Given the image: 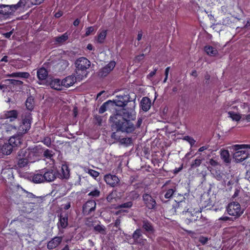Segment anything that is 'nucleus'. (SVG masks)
<instances>
[{"mask_svg":"<svg viewBox=\"0 0 250 250\" xmlns=\"http://www.w3.org/2000/svg\"><path fill=\"white\" fill-rule=\"evenodd\" d=\"M186 202L181 201L178 202L176 206L174 207V211H182L184 218L187 224H189L194 222H197L199 226L203 225V224L206 222V218L203 217L201 214V210L200 209L188 208L187 210H183L182 207L185 206Z\"/></svg>","mask_w":250,"mask_h":250,"instance_id":"f257e3e1","label":"nucleus"},{"mask_svg":"<svg viewBox=\"0 0 250 250\" xmlns=\"http://www.w3.org/2000/svg\"><path fill=\"white\" fill-rule=\"evenodd\" d=\"M110 120L115 125L117 131L130 133L136 129L135 125L130 121L124 120L122 115L119 114L111 116Z\"/></svg>","mask_w":250,"mask_h":250,"instance_id":"f03ea898","label":"nucleus"},{"mask_svg":"<svg viewBox=\"0 0 250 250\" xmlns=\"http://www.w3.org/2000/svg\"><path fill=\"white\" fill-rule=\"evenodd\" d=\"M90 62L85 57H81L75 62V73L78 81H81L87 75L86 70L90 66Z\"/></svg>","mask_w":250,"mask_h":250,"instance_id":"7ed1b4c3","label":"nucleus"},{"mask_svg":"<svg viewBox=\"0 0 250 250\" xmlns=\"http://www.w3.org/2000/svg\"><path fill=\"white\" fill-rule=\"evenodd\" d=\"M232 147L234 150L236 151L233 154V159L237 163L242 162L249 157L248 152L242 149L250 148V145H236Z\"/></svg>","mask_w":250,"mask_h":250,"instance_id":"20e7f679","label":"nucleus"},{"mask_svg":"<svg viewBox=\"0 0 250 250\" xmlns=\"http://www.w3.org/2000/svg\"><path fill=\"white\" fill-rule=\"evenodd\" d=\"M41 149L38 147H34L31 150L21 149L18 153L17 159H23L27 160L38 159L39 153H41Z\"/></svg>","mask_w":250,"mask_h":250,"instance_id":"39448f33","label":"nucleus"},{"mask_svg":"<svg viewBox=\"0 0 250 250\" xmlns=\"http://www.w3.org/2000/svg\"><path fill=\"white\" fill-rule=\"evenodd\" d=\"M228 213L235 218L240 217L244 212V210L241 208V206L238 203L232 202L229 204L227 208Z\"/></svg>","mask_w":250,"mask_h":250,"instance_id":"423d86ee","label":"nucleus"},{"mask_svg":"<svg viewBox=\"0 0 250 250\" xmlns=\"http://www.w3.org/2000/svg\"><path fill=\"white\" fill-rule=\"evenodd\" d=\"M31 117L28 114L26 117L22 120L21 124L18 127L17 131L19 134H23L25 133L31 127Z\"/></svg>","mask_w":250,"mask_h":250,"instance_id":"0eeeda50","label":"nucleus"},{"mask_svg":"<svg viewBox=\"0 0 250 250\" xmlns=\"http://www.w3.org/2000/svg\"><path fill=\"white\" fill-rule=\"evenodd\" d=\"M143 199L146 206L148 209H154L156 208L157 203L155 199L148 193H144L143 195Z\"/></svg>","mask_w":250,"mask_h":250,"instance_id":"6e6552de","label":"nucleus"},{"mask_svg":"<svg viewBox=\"0 0 250 250\" xmlns=\"http://www.w3.org/2000/svg\"><path fill=\"white\" fill-rule=\"evenodd\" d=\"M134 103H133L132 105V108H131L130 109H123L122 117L124 120L130 121V120H134L135 119V112L134 110Z\"/></svg>","mask_w":250,"mask_h":250,"instance_id":"1a4fd4ad","label":"nucleus"},{"mask_svg":"<svg viewBox=\"0 0 250 250\" xmlns=\"http://www.w3.org/2000/svg\"><path fill=\"white\" fill-rule=\"evenodd\" d=\"M115 65V62H110L104 67L100 70L99 75L101 77H104L106 76L113 69Z\"/></svg>","mask_w":250,"mask_h":250,"instance_id":"9d476101","label":"nucleus"},{"mask_svg":"<svg viewBox=\"0 0 250 250\" xmlns=\"http://www.w3.org/2000/svg\"><path fill=\"white\" fill-rule=\"evenodd\" d=\"M104 180L107 185L112 187L116 186L119 183L120 180L114 175L106 174L104 177Z\"/></svg>","mask_w":250,"mask_h":250,"instance_id":"9b49d317","label":"nucleus"},{"mask_svg":"<svg viewBox=\"0 0 250 250\" xmlns=\"http://www.w3.org/2000/svg\"><path fill=\"white\" fill-rule=\"evenodd\" d=\"M77 80H78L77 75H76V76L70 75L66 77L61 81V84L65 87H69L73 85L76 82Z\"/></svg>","mask_w":250,"mask_h":250,"instance_id":"f8f14e48","label":"nucleus"},{"mask_svg":"<svg viewBox=\"0 0 250 250\" xmlns=\"http://www.w3.org/2000/svg\"><path fill=\"white\" fill-rule=\"evenodd\" d=\"M22 135L18 133L17 135L12 136L8 140V142L11 144L14 148L19 146L21 144L22 142Z\"/></svg>","mask_w":250,"mask_h":250,"instance_id":"ddd939ff","label":"nucleus"},{"mask_svg":"<svg viewBox=\"0 0 250 250\" xmlns=\"http://www.w3.org/2000/svg\"><path fill=\"white\" fill-rule=\"evenodd\" d=\"M16 10L14 5H0V14L3 15H11Z\"/></svg>","mask_w":250,"mask_h":250,"instance_id":"4468645a","label":"nucleus"},{"mask_svg":"<svg viewBox=\"0 0 250 250\" xmlns=\"http://www.w3.org/2000/svg\"><path fill=\"white\" fill-rule=\"evenodd\" d=\"M68 215L66 213H61L59 216V221L58 223L59 229H65L68 226Z\"/></svg>","mask_w":250,"mask_h":250,"instance_id":"2eb2a0df","label":"nucleus"},{"mask_svg":"<svg viewBox=\"0 0 250 250\" xmlns=\"http://www.w3.org/2000/svg\"><path fill=\"white\" fill-rule=\"evenodd\" d=\"M57 175L56 171L52 169L45 172L43 174L44 182H50L53 181L56 178Z\"/></svg>","mask_w":250,"mask_h":250,"instance_id":"dca6fc26","label":"nucleus"},{"mask_svg":"<svg viewBox=\"0 0 250 250\" xmlns=\"http://www.w3.org/2000/svg\"><path fill=\"white\" fill-rule=\"evenodd\" d=\"M125 98V99L123 96H121L119 97L117 99L112 101V102L113 103L112 104V106L113 107L115 105L120 107L125 106L128 101V98L127 96H126Z\"/></svg>","mask_w":250,"mask_h":250,"instance_id":"f3484780","label":"nucleus"},{"mask_svg":"<svg viewBox=\"0 0 250 250\" xmlns=\"http://www.w3.org/2000/svg\"><path fill=\"white\" fill-rule=\"evenodd\" d=\"M142 236V231L140 229H136L133 233L132 238L134 240L135 244H140L144 245L145 240L141 237Z\"/></svg>","mask_w":250,"mask_h":250,"instance_id":"a211bd4d","label":"nucleus"},{"mask_svg":"<svg viewBox=\"0 0 250 250\" xmlns=\"http://www.w3.org/2000/svg\"><path fill=\"white\" fill-rule=\"evenodd\" d=\"M96 202L93 200H90L87 201L83 206V210L84 211L88 212L90 213L95 209Z\"/></svg>","mask_w":250,"mask_h":250,"instance_id":"6ab92c4d","label":"nucleus"},{"mask_svg":"<svg viewBox=\"0 0 250 250\" xmlns=\"http://www.w3.org/2000/svg\"><path fill=\"white\" fill-rule=\"evenodd\" d=\"M62 241V237H55L48 243L47 248L49 250H52L56 248L61 243Z\"/></svg>","mask_w":250,"mask_h":250,"instance_id":"aec40b11","label":"nucleus"},{"mask_svg":"<svg viewBox=\"0 0 250 250\" xmlns=\"http://www.w3.org/2000/svg\"><path fill=\"white\" fill-rule=\"evenodd\" d=\"M14 148L8 141L5 143L1 147V152L3 154L9 155L13 151Z\"/></svg>","mask_w":250,"mask_h":250,"instance_id":"412c9836","label":"nucleus"},{"mask_svg":"<svg viewBox=\"0 0 250 250\" xmlns=\"http://www.w3.org/2000/svg\"><path fill=\"white\" fill-rule=\"evenodd\" d=\"M151 102L150 100L147 97H144L141 101V106L144 111H148L151 106Z\"/></svg>","mask_w":250,"mask_h":250,"instance_id":"4be33fe9","label":"nucleus"},{"mask_svg":"<svg viewBox=\"0 0 250 250\" xmlns=\"http://www.w3.org/2000/svg\"><path fill=\"white\" fill-rule=\"evenodd\" d=\"M4 117L6 119H9L10 121H13L18 117V112L16 110L7 111L5 112Z\"/></svg>","mask_w":250,"mask_h":250,"instance_id":"5701e85b","label":"nucleus"},{"mask_svg":"<svg viewBox=\"0 0 250 250\" xmlns=\"http://www.w3.org/2000/svg\"><path fill=\"white\" fill-rule=\"evenodd\" d=\"M221 159L227 164H229L231 161L229 153L228 150H221L220 152Z\"/></svg>","mask_w":250,"mask_h":250,"instance_id":"b1692460","label":"nucleus"},{"mask_svg":"<svg viewBox=\"0 0 250 250\" xmlns=\"http://www.w3.org/2000/svg\"><path fill=\"white\" fill-rule=\"evenodd\" d=\"M9 77L13 78H28L30 76V74L28 72H18L12 73L8 75Z\"/></svg>","mask_w":250,"mask_h":250,"instance_id":"393cba45","label":"nucleus"},{"mask_svg":"<svg viewBox=\"0 0 250 250\" xmlns=\"http://www.w3.org/2000/svg\"><path fill=\"white\" fill-rule=\"evenodd\" d=\"M111 100H108L104 103L100 107L99 112L100 114L104 113L107 109L112 107V104H113Z\"/></svg>","mask_w":250,"mask_h":250,"instance_id":"a878e982","label":"nucleus"},{"mask_svg":"<svg viewBox=\"0 0 250 250\" xmlns=\"http://www.w3.org/2000/svg\"><path fill=\"white\" fill-rule=\"evenodd\" d=\"M17 159V165L20 168H23L27 166L30 163H33L35 161V160H29L23 159Z\"/></svg>","mask_w":250,"mask_h":250,"instance_id":"bb28decb","label":"nucleus"},{"mask_svg":"<svg viewBox=\"0 0 250 250\" xmlns=\"http://www.w3.org/2000/svg\"><path fill=\"white\" fill-rule=\"evenodd\" d=\"M39 204H40L38 202H37L36 203L30 202L26 203L24 207V208H25V211L27 212H31L33 210V209H34V208H38Z\"/></svg>","mask_w":250,"mask_h":250,"instance_id":"cd10ccee","label":"nucleus"},{"mask_svg":"<svg viewBox=\"0 0 250 250\" xmlns=\"http://www.w3.org/2000/svg\"><path fill=\"white\" fill-rule=\"evenodd\" d=\"M50 86L54 88V89H56L58 90H61V87L62 86L61 84V81L60 80L58 79H55L51 81L50 82Z\"/></svg>","mask_w":250,"mask_h":250,"instance_id":"c85d7f7f","label":"nucleus"},{"mask_svg":"<svg viewBox=\"0 0 250 250\" xmlns=\"http://www.w3.org/2000/svg\"><path fill=\"white\" fill-rule=\"evenodd\" d=\"M48 75L47 70L44 68H41L37 71V76L39 80H45Z\"/></svg>","mask_w":250,"mask_h":250,"instance_id":"c756f323","label":"nucleus"},{"mask_svg":"<svg viewBox=\"0 0 250 250\" xmlns=\"http://www.w3.org/2000/svg\"><path fill=\"white\" fill-rule=\"evenodd\" d=\"M43 174L40 173L35 174L32 177V181L35 183L44 182Z\"/></svg>","mask_w":250,"mask_h":250,"instance_id":"7c9ffc66","label":"nucleus"},{"mask_svg":"<svg viewBox=\"0 0 250 250\" xmlns=\"http://www.w3.org/2000/svg\"><path fill=\"white\" fill-rule=\"evenodd\" d=\"M61 171V176L62 178L67 179L69 177V170L66 165L62 166Z\"/></svg>","mask_w":250,"mask_h":250,"instance_id":"2f4dec72","label":"nucleus"},{"mask_svg":"<svg viewBox=\"0 0 250 250\" xmlns=\"http://www.w3.org/2000/svg\"><path fill=\"white\" fill-rule=\"evenodd\" d=\"M205 50L209 56H214L218 53L217 50L210 46H207L205 47Z\"/></svg>","mask_w":250,"mask_h":250,"instance_id":"473e14b6","label":"nucleus"},{"mask_svg":"<svg viewBox=\"0 0 250 250\" xmlns=\"http://www.w3.org/2000/svg\"><path fill=\"white\" fill-rule=\"evenodd\" d=\"M22 190L26 194V197L29 198L31 199H36V201L38 202L39 204L41 203L42 202V199L41 197H38L36 196L34 194H33L31 192H29L26 190L24 189L23 188H21Z\"/></svg>","mask_w":250,"mask_h":250,"instance_id":"72a5a7b5","label":"nucleus"},{"mask_svg":"<svg viewBox=\"0 0 250 250\" xmlns=\"http://www.w3.org/2000/svg\"><path fill=\"white\" fill-rule=\"evenodd\" d=\"M213 177L218 181H225L226 175L220 170H215L212 173Z\"/></svg>","mask_w":250,"mask_h":250,"instance_id":"f704fd0d","label":"nucleus"},{"mask_svg":"<svg viewBox=\"0 0 250 250\" xmlns=\"http://www.w3.org/2000/svg\"><path fill=\"white\" fill-rule=\"evenodd\" d=\"M106 30H103L100 32L98 35L97 42L100 43H103L106 36Z\"/></svg>","mask_w":250,"mask_h":250,"instance_id":"c9c22d12","label":"nucleus"},{"mask_svg":"<svg viewBox=\"0 0 250 250\" xmlns=\"http://www.w3.org/2000/svg\"><path fill=\"white\" fill-rule=\"evenodd\" d=\"M142 227L143 228H144L146 231L148 232H152L153 231V226L150 222L147 221H143Z\"/></svg>","mask_w":250,"mask_h":250,"instance_id":"e433bc0d","label":"nucleus"},{"mask_svg":"<svg viewBox=\"0 0 250 250\" xmlns=\"http://www.w3.org/2000/svg\"><path fill=\"white\" fill-rule=\"evenodd\" d=\"M119 143L121 145L127 146L132 144V138L130 137L123 138L120 139Z\"/></svg>","mask_w":250,"mask_h":250,"instance_id":"4c0bfd02","label":"nucleus"},{"mask_svg":"<svg viewBox=\"0 0 250 250\" xmlns=\"http://www.w3.org/2000/svg\"><path fill=\"white\" fill-rule=\"evenodd\" d=\"M228 114L229 117L234 121H239L241 118V116L239 114L236 113L233 111H229Z\"/></svg>","mask_w":250,"mask_h":250,"instance_id":"58836bf2","label":"nucleus"},{"mask_svg":"<svg viewBox=\"0 0 250 250\" xmlns=\"http://www.w3.org/2000/svg\"><path fill=\"white\" fill-rule=\"evenodd\" d=\"M94 230L102 234H106V228L101 225H98L94 227Z\"/></svg>","mask_w":250,"mask_h":250,"instance_id":"ea45409f","label":"nucleus"},{"mask_svg":"<svg viewBox=\"0 0 250 250\" xmlns=\"http://www.w3.org/2000/svg\"><path fill=\"white\" fill-rule=\"evenodd\" d=\"M4 82L13 85L20 86L23 84V82L22 81L14 79H7L5 80Z\"/></svg>","mask_w":250,"mask_h":250,"instance_id":"a19ab883","label":"nucleus"},{"mask_svg":"<svg viewBox=\"0 0 250 250\" xmlns=\"http://www.w3.org/2000/svg\"><path fill=\"white\" fill-rule=\"evenodd\" d=\"M25 105L29 110H32L34 107V100L31 98H28L26 101Z\"/></svg>","mask_w":250,"mask_h":250,"instance_id":"79ce46f5","label":"nucleus"},{"mask_svg":"<svg viewBox=\"0 0 250 250\" xmlns=\"http://www.w3.org/2000/svg\"><path fill=\"white\" fill-rule=\"evenodd\" d=\"M139 194L137 192H136L135 191H132L129 192L128 193V196H127V197H129V199L132 200L137 199L139 197Z\"/></svg>","mask_w":250,"mask_h":250,"instance_id":"37998d69","label":"nucleus"},{"mask_svg":"<svg viewBox=\"0 0 250 250\" xmlns=\"http://www.w3.org/2000/svg\"><path fill=\"white\" fill-rule=\"evenodd\" d=\"M132 202L131 201H129L118 205L116 208H130L132 206Z\"/></svg>","mask_w":250,"mask_h":250,"instance_id":"c03bdc74","label":"nucleus"},{"mask_svg":"<svg viewBox=\"0 0 250 250\" xmlns=\"http://www.w3.org/2000/svg\"><path fill=\"white\" fill-rule=\"evenodd\" d=\"M4 129L7 132H12V133H15L17 131L16 126L10 125L4 126Z\"/></svg>","mask_w":250,"mask_h":250,"instance_id":"a18cd8bd","label":"nucleus"},{"mask_svg":"<svg viewBox=\"0 0 250 250\" xmlns=\"http://www.w3.org/2000/svg\"><path fill=\"white\" fill-rule=\"evenodd\" d=\"M68 39V35L67 33L63 34L60 37H57L56 41L58 42H63Z\"/></svg>","mask_w":250,"mask_h":250,"instance_id":"49530a36","label":"nucleus"},{"mask_svg":"<svg viewBox=\"0 0 250 250\" xmlns=\"http://www.w3.org/2000/svg\"><path fill=\"white\" fill-rule=\"evenodd\" d=\"M202 163V159H196L190 165L191 168H194L198 167L200 166Z\"/></svg>","mask_w":250,"mask_h":250,"instance_id":"de8ad7c7","label":"nucleus"},{"mask_svg":"<svg viewBox=\"0 0 250 250\" xmlns=\"http://www.w3.org/2000/svg\"><path fill=\"white\" fill-rule=\"evenodd\" d=\"M175 191V188L168 189L165 195V197L167 199L170 198Z\"/></svg>","mask_w":250,"mask_h":250,"instance_id":"09e8293b","label":"nucleus"},{"mask_svg":"<svg viewBox=\"0 0 250 250\" xmlns=\"http://www.w3.org/2000/svg\"><path fill=\"white\" fill-rule=\"evenodd\" d=\"M27 0H20L17 4L14 5L15 9L17 10L19 7H21L25 6L27 2Z\"/></svg>","mask_w":250,"mask_h":250,"instance_id":"8fccbe9b","label":"nucleus"},{"mask_svg":"<svg viewBox=\"0 0 250 250\" xmlns=\"http://www.w3.org/2000/svg\"><path fill=\"white\" fill-rule=\"evenodd\" d=\"M53 155V152L52 150H49L48 149H46L43 152V155L46 158L51 159Z\"/></svg>","mask_w":250,"mask_h":250,"instance_id":"3c124183","label":"nucleus"},{"mask_svg":"<svg viewBox=\"0 0 250 250\" xmlns=\"http://www.w3.org/2000/svg\"><path fill=\"white\" fill-rule=\"evenodd\" d=\"M100 194V191L98 189H95L94 190L90 192L88 195L93 197H99Z\"/></svg>","mask_w":250,"mask_h":250,"instance_id":"603ef678","label":"nucleus"},{"mask_svg":"<svg viewBox=\"0 0 250 250\" xmlns=\"http://www.w3.org/2000/svg\"><path fill=\"white\" fill-rule=\"evenodd\" d=\"M88 173L93 177L96 178L99 175V173L93 169H89Z\"/></svg>","mask_w":250,"mask_h":250,"instance_id":"864d4df0","label":"nucleus"},{"mask_svg":"<svg viewBox=\"0 0 250 250\" xmlns=\"http://www.w3.org/2000/svg\"><path fill=\"white\" fill-rule=\"evenodd\" d=\"M94 31V28L93 26L88 27L86 29L85 36H88L90 35Z\"/></svg>","mask_w":250,"mask_h":250,"instance_id":"5fc2aeb1","label":"nucleus"},{"mask_svg":"<svg viewBox=\"0 0 250 250\" xmlns=\"http://www.w3.org/2000/svg\"><path fill=\"white\" fill-rule=\"evenodd\" d=\"M184 140L187 141L191 145V146L193 145L195 143V141L191 137L189 136H186L184 138Z\"/></svg>","mask_w":250,"mask_h":250,"instance_id":"6e6d98bb","label":"nucleus"},{"mask_svg":"<svg viewBox=\"0 0 250 250\" xmlns=\"http://www.w3.org/2000/svg\"><path fill=\"white\" fill-rule=\"evenodd\" d=\"M42 142L47 146H50L51 144V139L49 137H45Z\"/></svg>","mask_w":250,"mask_h":250,"instance_id":"4d7b16f0","label":"nucleus"},{"mask_svg":"<svg viewBox=\"0 0 250 250\" xmlns=\"http://www.w3.org/2000/svg\"><path fill=\"white\" fill-rule=\"evenodd\" d=\"M208 241V238L206 237H204L201 236L199 238V241L202 243L203 245H205L207 243Z\"/></svg>","mask_w":250,"mask_h":250,"instance_id":"13d9d810","label":"nucleus"},{"mask_svg":"<svg viewBox=\"0 0 250 250\" xmlns=\"http://www.w3.org/2000/svg\"><path fill=\"white\" fill-rule=\"evenodd\" d=\"M115 193L112 192L107 197L106 199L108 202H112V200L115 198Z\"/></svg>","mask_w":250,"mask_h":250,"instance_id":"bf43d9fd","label":"nucleus"},{"mask_svg":"<svg viewBox=\"0 0 250 250\" xmlns=\"http://www.w3.org/2000/svg\"><path fill=\"white\" fill-rule=\"evenodd\" d=\"M111 137L112 139H114L115 140H116L117 141H119V142L121 139L120 136L119 135H118L116 132L112 133L111 135Z\"/></svg>","mask_w":250,"mask_h":250,"instance_id":"052dcab7","label":"nucleus"},{"mask_svg":"<svg viewBox=\"0 0 250 250\" xmlns=\"http://www.w3.org/2000/svg\"><path fill=\"white\" fill-rule=\"evenodd\" d=\"M208 163L213 167H215L218 165V163L217 161L210 159L209 160Z\"/></svg>","mask_w":250,"mask_h":250,"instance_id":"680f3d73","label":"nucleus"},{"mask_svg":"<svg viewBox=\"0 0 250 250\" xmlns=\"http://www.w3.org/2000/svg\"><path fill=\"white\" fill-rule=\"evenodd\" d=\"M44 0H30V2L33 5H38L43 2Z\"/></svg>","mask_w":250,"mask_h":250,"instance_id":"e2e57ef3","label":"nucleus"},{"mask_svg":"<svg viewBox=\"0 0 250 250\" xmlns=\"http://www.w3.org/2000/svg\"><path fill=\"white\" fill-rule=\"evenodd\" d=\"M219 220H222V221H225V222H227V221H231V219L229 217H228V216H222L221 217H220L219 219Z\"/></svg>","mask_w":250,"mask_h":250,"instance_id":"0e129e2a","label":"nucleus"},{"mask_svg":"<svg viewBox=\"0 0 250 250\" xmlns=\"http://www.w3.org/2000/svg\"><path fill=\"white\" fill-rule=\"evenodd\" d=\"M241 107L243 109H245L246 107H248V110L246 111H250V107L249 106L248 104L247 103H243L242 104H241Z\"/></svg>","mask_w":250,"mask_h":250,"instance_id":"69168bd1","label":"nucleus"},{"mask_svg":"<svg viewBox=\"0 0 250 250\" xmlns=\"http://www.w3.org/2000/svg\"><path fill=\"white\" fill-rule=\"evenodd\" d=\"M157 71V68H155L154 69V70L153 71H151L148 75H147V78H150L152 77H153V76H154L156 74V71Z\"/></svg>","mask_w":250,"mask_h":250,"instance_id":"338daca9","label":"nucleus"},{"mask_svg":"<svg viewBox=\"0 0 250 250\" xmlns=\"http://www.w3.org/2000/svg\"><path fill=\"white\" fill-rule=\"evenodd\" d=\"M245 178V179H246L248 181H249L250 182V171H247L246 173Z\"/></svg>","mask_w":250,"mask_h":250,"instance_id":"774afa93","label":"nucleus"}]
</instances>
